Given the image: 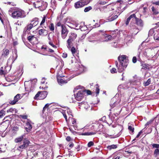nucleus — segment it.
<instances>
[{"mask_svg": "<svg viewBox=\"0 0 159 159\" xmlns=\"http://www.w3.org/2000/svg\"><path fill=\"white\" fill-rule=\"evenodd\" d=\"M118 60L120 62L119 65L117 61L115 62L116 66L119 72H121L127 67L129 63L128 57L125 55H120L118 57Z\"/></svg>", "mask_w": 159, "mask_h": 159, "instance_id": "nucleus-1", "label": "nucleus"}, {"mask_svg": "<svg viewBox=\"0 0 159 159\" xmlns=\"http://www.w3.org/2000/svg\"><path fill=\"white\" fill-rule=\"evenodd\" d=\"M9 15L14 18H23L26 16L25 11L20 9H11L8 11Z\"/></svg>", "mask_w": 159, "mask_h": 159, "instance_id": "nucleus-2", "label": "nucleus"}, {"mask_svg": "<svg viewBox=\"0 0 159 159\" xmlns=\"http://www.w3.org/2000/svg\"><path fill=\"white\" fill-rule=\"evenodd\" d=\"M136 20H134V22L131 23L130 25V32L134 35L136 34L138 32V30L135 26V24L134 23V22H135L136 24L142 27L143 25L142 20L141 19L138 18L136 16Z\"/></svg>", "mask_w": 159, "mask_h": 159, "instance_id": "nucleus-3", "label": "nucleus"}, {"mask_svg": "<svg viewBox=\"0 0 159 159\" xmlns=\"http://www.w3.org/2000/svg\"><path fill=\"white\" fill-rule=\"evenodd\" d=\"M30 3L35 8H38L41 11L45 10L47 7L48 4L43 0H31Z\"/></svg>", "mask_w": 159, "mask_h": 159, "instance_id": "nucleus-4", "label": "nucleus"}, {"mask_svg": "<svg viewBox=\"0 0 159 159\" xmlns=\"http://www.w3.org/2000/svg\"><path fill=\"white\" fill-rule=\"evenodd\" d=\"M103 127V125L102 124L99 122V121H96L93 123L91 128L97 132L100 131Z\"/></svg>", "mask_w": 159, "mask_h": 159, "instance_id": "nucleus-5", "label": "nucleus"}, {"mask_svg": "<svg viewBox=\"0 0 159 159\" xmlns=\"http://www.w3.org/2000/svg\"><path fill=\"white\" fill-rule=\"evenodd\" d=\"M86 91L85 90H80L78 92L74 94L75 99L78 101H81L84 97Z\"/></svg>", "mask_w": 159, "mask_h": 159, "instance_id": "nucleus-6", "label": "nucleus"}, {"mask_svg": "<svg viewBox=\"0 0 159 159\" xmlns=\"http://www.w3.org/2000/svg\"><path fill=\"white\" fill-rule=\"evenodd\" d=\"M66 109L65 110H62L61 112L62 114L66 120V122L67 121V116H69V118L70 117V116H72V113L71 110L68 107L65 108Z\"/></svg>", "mask_w": 159, "mask_h": 159, "instance_id": "nucleus-7", "label": "nucleus"}, {"mask_svg": "<svg viewBox=\"0 0 159 159\" xmlns=\"http://www.w3.org/2000/svg\"><path fill=\"white\" fill-rule=\"evenodd\" d=\"M48 93L47 91L39 92L34 97L35 99L42 100L44 99L47 96Z\"/></svg>", "mask_w": 159, "mask_h": 159, "instance_id": "nucleus-8", "label": "nucleus"}, {"mask_svg": "<svg viewBox=\"0 0 159 159\" xmlns=\"http://www.w3.org/2000/svg\"><path fill=\"white\" fill-rule=\"evenodd\" d=\"M30 143V142L28 139H24L23 144L19 146L18 148V150L20 151H22L23 149L27 148Z\"/></svg>", "mask_w": 159, "mask_h": 159, "instance_id": "nucleus-9", "label": "nucleus"}, {"mask_svg": "<svg viewBox=\"0 0 159 159\" xmlns=\"http://www.w3.org/2000/svg\"><path fill=\"white\" fill-rule=\"evenodd\" d=\"M68 33V30L64 25H61V36L62 38L64 39L66 37Z\"/></svg>", "mask_w": 159, "mask_h": 159, "instance_id": "nucleus-10", "label": "nucleus"}, {"mask_svg": "<svg viewBox=\"0 0 159 159\" xmlns=\"http://www.w3.org/2000/svg\"><path fill=\"white\" fill-rule=\"evenodd\" d=\"M21 94H18L14 97L13 100L10 101L9 103L13 105L16 103L22 98Z\"/></svg>", "mask_w": 159, "mask_h": 159, "instance_id": "nucleus-11", "label": "nucleus"}, {"mask_svg": "<svg viewBox=\"0 0 159 159\" xmlns=\"http://www.w3.org/2000/svg\"><path fill=\"white\" fill-rule=\"evenodd\" d=\"M79 108H80L81 107H84L86 110H88L89 109H92V107L90 108L89 105L86 102H81L79 103Z\"/></svg>", "mask_w": 159, "mask_h": 159, "instance_id": "nucleus-12", "label": "nucleus"}, {"mask_svg": "<svg viewBox=\"0 0 159 159\" xmlns=\"http://www.w3.org/2000/svg\"><path fill=\"white\" fill-rule=\"evenodd\" d=\"M31 124V121L29 119H27L26 124V127H25V129L27 132H30L32 129Z\"/></svg>", "mask_w": 159, "mask_h": 159, "instance_id": "nucleus-13", "label": "nucleus"}, {"mask_svg": "<svg viewBox=\"0 0 159 159\" xmlns=\"http://www.w3.org/2000/svg\"><path fill=\"white\" fill-rule=\"evenodd\" d=\"M71 78H69L68 79L65 78H57V81L58 83L61 85L63 84L67 83V82L69 81Z\"/></svg>", "mask_w": 159, "mask_h": 159, "instance_id": "nucleus-14", "label": "nucleus"}, {"mask_svg": "<svg viewBox=\"0 0 159 159\" xmlns=\"http://www.w3.org/2000/svg\"><path fill=\"white\" fill-rule=\"evenodd\" d=\"M136 18V15L135 14H133L129 16L127 19V20L126 21L125 24L126 25H128L130 20L133 22H134V20H135Z\"/></svg>", "mask_w": 159, "mask_h": 159, "instance_id": "nucleus-15", "label": "nucleus"}, {"mask_svg": "<svg viewBox=\"0 0 159 159\" xmlns=\"http://www.w3.org/2000/svg\"><path fill=\"white\" fill-rule=\"evenodd\" d=\"M9 54V50L6 48L3 49L2 51V56L3 57L7 58Z\"/></svg>", "mask_w": 159, "mask_h": 159, "instance_id": "nucleus-16", "label": "nucleus"}, {"mask_svg": "<svg viewBox=\"0 0 159 159\" xmlns=\"http://www.w3.org/2000/svg\"><path fill=\"white\" fill-rule=\"evenodd\" d=\"M74 40L69 37L66 41V46L68 49H70L73 45V42Z\"/></svg>", "mask_w": 159, "mask_h": 159, "instance_id": "nucleus-17", "label": "nucleus"}, {"mask_svg": "<svg viewBox=\"0 0 159 159\" xmlns=\"http://www.w3.org/2000/svg\"><path fill=\"white\" fill-rule=\"evenodd\" d=\"M116 34H115V35L113 36L111 35H107L106 34L104 35L103 36L105 39L104 41L107 42L114 39L115 37L116 36Z\"/></svg>", "mask_w": 159, "mask_h": 159, "instance_id": "nucleus-18", "label": "nucleus"}, {"mask_svg": "<svg viewBox=\"0 0 159 159\" xmlns=\"http://www.w3.org/2000/svg\"><path fill=\"white\" fill-rule=\"evenodd\" d=\"M84 6V4L83 2L82 1V0H81V1L77 2L75 4V7L76 8H81Z\"/></svg>", "mask_w": 159, "mask_h": 159, "instance_id": "nucleus-19", "label": "nucleus"}, {"mask_svg": "<svg viewBox=\"0 0 159 159\" xmlns=\"http://www.w3.org/2000/svg\"><path fill=\"white\" fill-rule=\"evenodd\" d=\"M39 33L40 35L42 36H45L47 35L48 32L44 29H42L39 30Z\"/></svg>", "mask_w": 159, "mask_h": 159, "instance_id": "nucleus-20", "label": "nucleus"}, {"mask_svg": "<svg viewBox=\"0 0 159 159\" xmlns=\"http://www.w3.org/2000/svg\"><path fill=\"white\" fill-rule=\"evenodd\" d=\"M33 27H34L30 23L28 24L24 28L23 32L25 33L29 31Z\"/></svg>", "mask_w": 159, "mask_h": 159, "instance_id": "nucleus-21", "label": "nucleus"}, {"mask_svg": "<svg viewBox=\"0 0 159 159\" xmlns=\"http://www.w3.org/2000/svg\"><path fill=\"white\" fill-rule=\"evenodd\" d=\"M38 18H35L31 21L30 23L33 26V27H34L38 24Z\"/></svg>", "mask_w": 159, "mask_h": 159, "instance_id": "nucleus-22", "label": "nucleus"}, {"mask_svg": "<svg viewBox=\"0 0 159 159\" xmlns=\"http://www.w3.org/2000/svg\"><path fill=\"white\" fill-rule=\"evenodd\" d=\"M25 136V135L23 134L17 138L15 139V142L16 143L20 142L22 140Z\"/></svg>", "mask_w": 159, "mask_h": 159, "instance_id": "nucleus-23", "label": "nucleus"}, {"mask_svg": "<svg viewBox=\"0 0 159 159\" xmlns=\"http://www.w3.org/2000/svg\"><path fill=\"white\" fill-rule=\"evenodd\" d=\"M77 37V34L75 33H71L70 34L69 38L71 39L72 40H75V39Z\"/></svg>", "mask_w": 159, "mask_h": 159, "instance_id": "nucleus-24", "label": "nucleus"}, {"mask_svg": "<svg viewBox=\"0 0 159 159\" xmlns=\"http://www.w3.org/2000/svg\"><path fill=\"white\" fill-rule=\"evenodd\" d=\"M96 133V132H88L83 133L82 134L83 135H94Z\"/></svg>", "mask_w": 159, "mask_h": 159, "instance_id": "nucleus-25", "label": "nucleus"}, {"mask_svg": "<svg viewBox=\"0 0 159 159\" xmlns=\"http://www.w3.org/2000/svg\"><path fill=\"white\" fill-rule=\"evenodd\" d=\"M113 14H112V15L109 17L108 19V21H112L115 19H116L118 17V16L116 15H115V16H111V15H112Z\"/></svg>", "mask_w": 159, "mask_h": 159, "instance_id": "nucleus-26", "label": "nucleus"}, {"mask_svg": "<svg viewBox=\"0 0 159 159\" xmlns=\"http://www.w3.org/2000/svg\"><path fill=\"white\" fill-rule=\"evenodd\" d=\"M117 148V145H116L113 144L111 145L108 146L107 147V149L111 150L112 149H116Z\"/></svg>", "mask_w": 159, "mask_h": 159, "instance_id": "nucleus-27", "label": "nucleus"}, {"mask_svg": "<svg viewBox=\"0 0 159 159\" xmlns=\"http://www.w3.org/2000/svg\"><path fill=\"white\" fill-rule=\"evenodd\" d=\"M17 57V52L16 51L15 52V54H14L13 56V57L12 58V63H13L15 60L16 59Z\"/></svg>", "mask_w": 159, "mask_h": 159, "instance_id": "nucleus-28", "label": "nucleus"}, {"mask_svg": "<svg viewBox=\"0 0 159 159\" xmlns=\"http://www.w3.org/2000/svg\"><path fill=\"white\" fill-rule=\"evenodd\" d=\"M151 82L150 79H148L146 82H144L143 84L144 86H146L148 85Z\"/></svg>", "mask_w": 159, "mask_h": 159, "instance_id": "nucleus-29", "label": "nucleus"}, {"mask_svg": "<svg viewBox=\"0 0 159 159\" xmlns=\"http://www.w3.org/2000/svg\"><path fill=\"white\" fill-rule=\"evenodd\" d=\"M159 155V149H156L154 152V155L157 157Z\"/></svg>", "mask_w": 159, "mask_h": 159, "instance_id": "nucleus-30", "label": "nucleus"}, {"mask_svg": "<svg viewBox=\"0 0 159 159\" xmlns=\"http://www.w3.org/2000/svg\"><path fill=\"white\" fill-rule=\"evenodd\" d=\"M28 40L29 41V42H30L32 40H33L34 39H35V37H34V36L32 35H31L28 37Z\"/></svg>", "mask_w": 159, "mask_h": 159, "instance_id": "nucleus-31", "label": "nucleus"}, {"mask_svg": "<svg viewBox=\"0 0 159 159\" xmlns=\"http://www.w3.org/2000/svg\"><path fill=\"white\" fill-rule=\"evenodd\" d=\"M70 49V51L71 52L72 54L74 55L75 53L76 52L75 48L74 47H72V48L71 47L69 49Z\"/></svg>", "mask_w": 159, "mask_h": 159, "instance_id": "nucleus-32", "label": "nucleus"}, {"mask_svg": "<svg viewBox=\"0 0 159 159\" xmlns=\"http://www.w3.org/2000/svg\"><path fill=\"white\" fill-rule=\"evenodd\" d=\"M130 124V123L128 124V129L129 131H131L132 133H133L134 132V128L133 126L129 125Z\"/></svg>", "mask_w": 159, "mask_h": 159, "instance_id": "nucleus-33", "label": "nucleus"}, {"mask_svg": "<svg viewBox=\"0 0 159 159\" xmlns=\"http://www.w3.org/2000/svg\"><path fill=\"white\" fill-rule=\"evenodd\" d=\"M5 111L3 110H2L0 111V118L5 115Z\"/></svg>", "mask_w": 159, "mask_h": 159, "instance_id": "nucleus-34", "label": "nucleus"}, {"mask_svg": "<svg viewBox=\"0 0 159 159\" xmlns=\"http://www.w3.org/2000/svg\"><path fill=\"white\" fill-rule=\"evenodd\" d=\"M49 28L50 30H54V24L53 23H51L49 25Z\"/></svg>", "mask_w": 159, "mask_h": 159, "instance_id": "nucleus-35", "label": "nucleus"}, {"mask_svg": "<svg viewBox=\"0 0 159 159\" xmlns=\"http://www.w3.org/2000/svg\"><path fill=\"white\" fill-rule=\"evenodd\" d=\"M91 0H82V1L83 2L84 4V6L88 4L89 3Z\"/></svg>", "mask_w": 159, "mask_h": 159, "instance_id": "nucleus-36", "label": "nucleus"}, {"mask_svg": "<svg viewBox=\"0 0 159 159\" xmlns=\"http://www.w3.org/2000/svg\"><path fill=\"white\" fill-rule=\"evenodd\" d=\"M91 9H92V7L90 6L86 7L84 9V11L85 12H88Z\"/></svg>", "mask_w": 159, "mask_h": 159, "instance_id": "nucleus-37", "label": "nucleus"}, {"mask_svg": "<svg viewBox=\"0 0 159 159\" xmlns=\"http://www.w3.org/2000/svg\"><path fill=\"white\" fill-rule=\"evenodd\" d=\"M46 18V16H44L43 17V18L42 20L41 21V22L40 24V25H43L45 23V21Z\"/></svg>", "mask_w": 159, "mask_h": 159, "instance_id": "nucleus-38", "label": "nucleus"}, {"mask_svg": "<svg viewBox=\"0 0 159 159\" xmlns=\"http://www.w3.org/2000/svg\"><path fill=\"white\" fill-rule=\"evenodd\" d=\"M19 129V127L17 125H15L13 128V130L15 131H18Z\"/></svg>", "mask_w": 159, "mask_h": 159, "instance_id": "nucleus-39", "label": "nucleus"}, {"mask_svg": "<svg viewBox=\"0 0 159 159\" xmlns=\"http://www.w3.org/2000/svg\"><path fill=\"white\" fill-rule=\"evenodd\" d=\"M153 148H156L157 149H159V144H153L152 145Z\"/></svg>", "mask_w": 159, "mask_h": 159, "instance_id": "nucleus-40", "label": "nucleus"}, {"mask_svg": "<svg viewBox=\"0 0 159 159\" xmlns=\"http://www.w3.org/2000/svg\"><path fill=\"white\" fill-rule=\"evenodd\" d=\"M49 44L52 47L54 48H57V46L55 45H54L53 43L52 42V41H48Z\"/></svg>", "mask_w": 159, "mask_h": 159, "instance_id": "nucleus-41", "label": "nucleus"}, {"mask_svg": "<svg viewBox=\"0 0 159 159\" xmlns=\"http://www.w3.org/2000/svg\"><path fill=\"white\" fill-rule=\"evenodd\" d=\"M94 145L93 142L92 141H90L89 142L88 144V146L89 147H90L93 146Z\"/></svg>", "mask_w": 159, "mask_h": 159, "instance_id": "nucleus-42", "label": "nucleus"}, {"mask_svg": "<svg viewBox=\"0 0 159 159\" xmlns=\"http://www.w3.org/2000/svg\"><path fill=\"white\" fill-rule=\"evenodd\" d=\"M14 111V109L11 108L10 109L7 110V112L8 113L9 112H11L13 113V111Z\"/></svg>", "mask_w": 159, "mask_h": 159, "instance_id": "nucleus-43", "label": "nucleus"}, {"mask_svg": "<svg viewBox=\"0 0 159 159\" xmlns=\"http://www.w3.org/2000/svg\"><path fill=\"white\" fill-rule=\"evenodd\" d=\"M20 117L22 118V119H27V116L26 115H20Z\"/></svg>", "mask_w": 159, "mask_h": 159, "instance_id": "nucleus-44", "label": "nucleus"}, {"mask_svg": "<svg viewBox=\"0 0 159 159\" xmlns=\"http://www.w3.org/2000/svg\"><path fill=\"white\" fill-rule=\"evenodd\" d=\"M75 27L79 28V29H80L81 30H82V27L81 26V25L79 24H76Z\"/></svg>", "mask_w": 159, "mask_h": 159, "instance_id": "nucleus-45", "label": "nucleus"}, {"mask_svg": "<svg viewBox=\"0 0 159 159\" xmlns=\"http://www.w3.org/2000/svg\"><path fill=\"white\" fill-rule=\"evenodd\" d=\"M116 72V68H113L111 70V72L112 73H114Z\"/></svg>", "mask_w": 159, "mask_h": 159, "instance_id": "nucleus-46", "label": "nucleus"}, {"mask_svg": "<svg viewBox=\"0 0 159 159\" xmlns=\"http://www.w3.org/2000/svg\"><path fill=\"white\" fill-rule=\"evenodd\" d=\"M3 70V67H2L1 68V70H0V74L1 75H2L4 74V71Z\"/></svg>", "mask_w": 159, "mask_h": 159, "instance_id": "nucleus-47", "label": "nucleus"}, {"mask_svg": "<svg viewBox=\"0 0 159 159\" xmlns=\"http://www.w3.org/2000/svg\"><path fill=\"white\" fill-rule=\"evenodd\" d=\"M132 61L134 63H135L136 62L137 58L136 57H133L132 59Z\"/></svg>", "mask_w": 159, "mask_h": 159, "instance_id": "nucleus-48", "label": "nucleus"}, {"mask_svg": "<svg viewBox=\"0 0 159 159\" xmlns=\"http://www.w3.org/2000/svg\"><path fill=\"white\" fill-rule=\"evenodd\" d=\"M80 86H78L76 87L74 90V92L75 93V92H76L77 91V90H78L79 89H80Z\"/></svg>", "mask_w": 159, "mask_h": 159, "instance_id": "nucleus-49", "label": "nucleus"}, {"mask_svg": "<svg viewBox=\"0 0 159 159\" xmlns=\"http://www.w3.org/2000/svg\"><path fill=\"white\" fill-rule=\"evenodd\" d=\"M98 3L100 4L104 5L106 3V2H104V1L102 2V1H99L98 2Z\"/></svg>", "mask_w": 159, "mask_h": 159, "instance_id": "nucleus-50", "label": "nucleus"}, {"mask_svg": "<svg viewBox=\"0 0 159 159\" xmlns=\"http://www.w3.org/2000/svg\"><path fill=\"white\" fill-rule=\"evenodd\" d=\"M131 39V36L130 37H129L128 36H127L125 38V39L126 40H128L129 41H130V39Z\"/></svg>", "mask_w": 159, "mask_h": 159, "instance_id": "nucleus-51", "label": "nucleus"}, {"mask_svg": "<svg viewBox=\"0 0 159 159\" xmlns=\"http://www.w3.org/2000/svg\"><path fill=\"white\" fill-rule=\"evenodd\" d=\"M106 119V117L105 116H103V117H102L101 119H100V120H102L104 122L105 120Z\"/></svg>", "mask_w": 159, "mask_h": 159, "instance_id": "nucleus-52", "label": "nucleus"}, {"mask_svg": "<svg viewBox=\"0 0 159 159\" xmlns=\"http://www.w3.org/2000/svg\"><path fill=\"white\" fill-rule=\"evenodd\" d=\"M99 92V89L98 87H96V93L97 94H98Z\"/></svg>", "mask_w": 159, "mask_h": 159, "instance_id": "nucleus-53", "label": "nucleus"}, {"mask_svg": "<svg viewBox=\"0 0 159 159\" xmlns=\"http://www.w3.org/2000/svg\"><path fill=\"white\" fill-rule=\"evenodd\" d=\"M24 1L26 2H27L28 4H31V3H30L32 1L31 0H24Z\"/></svg>", "mask_w": 159, "mask_h": 159, "instance_id": "nucleus-54", "label": "nucleus"}, {"mask_svg": "<svg viewBox=\"0 0 159 159\" xmlns=\"http://www.w3.org/2000/svg\"><path fill=\"white\" fill-rule=\"evenodd\" d=\"M74 145V144L72 143H70L69 144V147H70V148H72Z\"/></svg>", "mask_w": 159, "mask_h": 159, "instance_id": "nucleus-55", "label": "nucleus"}, {"mask_svg": "<svg viewBox=\"0 0 159 159\" xmlns=\"http://www.w3.org/2000/svg\"><path fill=\"white\" fill-rule=\"evenodd\" d=\"M67 54L66 53H63L62 54V57L64 58H66L67 57Z\"/></svg>", "mask_w": 159, "mask_h": 159, "instance_id": "nucleus-56", "label": "nucleus"}, {"mask_svg": "<svg viewBox=\"0 0 159 159\" xmlns=\"http://www.w3.org/2000/svg\"><path fill=\"white\" fill-rule=\"evenodd\" d=\"M45 79L44 78H43L42 79V81H41V84H44L45 83Z\"/></svg>", "mask_w": 159, "mask_h": 159, "instance_id": "nucleus-57", "label": "nucleus"}, {"mask_svg": "<svg viewBox=\"0 0 159 159\" xmlns=\"http://www.w3.org/2000/svg\"><path fill=\"white\" fill-rule=\"evenodd\" d=\"M142 67H143V68H147V65L146 64H143L142 65Z\"/></svg>", "mask_w": 159, "mask_h": 159, "instance_id": "nucleus-58", "label": "nucleus"}, {"mask_svg": "<svg viewBox=\"0 0 159 159\" xmlns=\"http://www.w3.org/2000/svg\"><path fill=\"white\" fill-rule=\"evenodd\" d=\"M142 131H140L138 134L137 135L136 138H138L141 135V133H142Z\"/></svg>", "mask_w": 159, "mask_h": 159, "instance_id": "nucleus-59", "label": "nucleus"}, {"mask_svg": "<svg viewBox=\"0 0 159 159\" xmlns=\"http://www.w3.org/2000/svg\"><path fill=\"white\" fill-rule=\"evenodd\" d=\"M66 140L68 141H70L71 139V138L69 136L67 137L66 138Z\"/></svg>", "mask_w": 159, "mask_h": 159, "instance_id": "nucleus-60", "label": "nucleus"}, {"mask_svg": "<svg viewBox=\"0 0 159 159\" xmlns=\"http://www.w3.org/2000/svg\"><path fill=\"white\" fill-rule=\"evenodd\" d=\"M153 4H155L156 5H159V1L156 2H153L152 3Z\"/></svg>", "mask_w": 159, "mask_h": 159, "instance_id": "nucleus-61", "label": "nucleus"}, {"mask_svg": "<svg viewBox=\"0 0 159 159\" xmlns=\"http://www.w3.org/2000/svg\"><path fill=\"white\" fill-rule=\"evenodd\" d=\"M61 23L60 22H58L57 24V25L58 26H61Z\"/></svg>", "mask_w": 159, "mask_h": 159, "instance_id": "nucleus-62", "label": "nucleus"}, {"mask_svg": "<svg viewBox=\"0 0 159 159\" xmlns=\"http://www.w3.org/2000/svg\"><path fill=\"white\" fill-rule=\"evenodd\" d=\"M158 13V11L156 10L154 11H153V14L155 15H157Z\"/></svg>", "mask_w": 159, "mask_h": 159, "instance_id": "nucleus-63", "label": "nucleus"}, {"mask_svg": "<svg viewBox=\"0 0 159 159\" xmlns=\"http://www.w3.org/2000/svg\"><path fill=\"white\" fill-rule=\"evenodd\" d=\"M76 120L75 119H73L72 121V124H74L76 123Z\"/></svg>", "mask_w": 159, "mask_h": 159, "instance_id": "nucleus-64", "label": "nucleus"}]
</instances>
